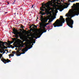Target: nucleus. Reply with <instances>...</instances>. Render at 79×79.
Listing matches in <instances>:
<instances>
[{
	"instance_id": "nucleus-8",
	"label": "nucleus",
	"mask_w": 79,
	"mask_h": 79,
	"mask_svg": "<svg viewBox=\"0 0 79 79\" xmlns=\"http://www.w3.org/2000/svg\"><path fill=\"white\" fill-rule=\"evenodd\" d=\"M58 8L60 11H63V10H64V8H63V5L59 6Z\"/></svg>"
},
{
	"instance_id": "nucleus-12",
	"label": "nucleus",
	"mask_w": 79,
	"mask_h": 79,
	"mask_svg": "<svg viewBox=\"0 0 79 79\" xmlns=\"http://www.w3.org/2000/svg\"><path fill=\"white\" fill-rule=\"evenodd\" d=\"M33 26H35V25H34V24H32L31 25H30V27L29 28L31 29L30 30L31 31H33V29H32V27Z\"/></svg>"
},
{
	"instance_id": "nucleus-7",
	"label": "nucleus",
	"mask_w": 79,
	"mask_h": 79,
	"mask_svg": "<svg viewBox=\"0 0 79 79\" xmlns=\"http://www.w3.org/2000/svg\"><path fill=\"white\" fill-rule=\"evenodd\" d=\"M1 61L5 64H6V63H9V62H11V61L9 60L8 59H7V60H6V59L3 58L2 59H1Z\"/></svg>"
},
{
	"instance_id": "nucleus-16",
	"label": "nucleus",
	"mask_w": 79,
	"mask_h": 79,
	"mask_svg": "<svg viewBox=\"0 0 79 79\" xmlns=\"http://www.w3.org/2000/svg\"><path fill=\"white\" fill-rule=\"evenodd\" d=\"M13 31L14 32H18V30H16V29L14 28L13 29Z\"/></svg>"
},
{
	"instance_id": "nucleus-21",
	"label": "nucleus",
	"mask_w": 79,
	"mask_h": 79,
	"mask_svg": "<svg viewBox=\"0 0 79 79\" xmlns=\"http://www.w3.org/2000/svg\"><path fill=\"white\" fill-rule=\"evenodd\" d=\"M33 27H32V29H34L35 27V28H37V27L36 26H33Z\"/></svg>"
},
{
	"instance_id": "nucleus-61",
	"label": "nucleus",
	"mask_w": 79,
	"mask_h": 79,
	"mask_svg": "<svg viewBox=\"0 0 79 79\" xmlns=\"http://www.w3.org/2000/svg\"><path fill=\"white\" fill-rule=\"evenodd\" d=\"M72 7H73V6H72Z\"/></svg>"
},
{
	"instance_id": "nucleus-13",
	"label": "nucleus",
	"mask_w": 79,
	"mask_h": 79,
	"mask_svg": "<svg viewBox=\"0 0 79 79\" xmlns=\"http://www.w3.org/2000/svg\"><path fill=\"white\" fill-rule=\"evenodd\" d=\"M1 44H4L5 45H6V44L8 45V43L7 42H3L2 41H1Z\"/></svg>"
},
{
	"instance_id": "nucleus-37",
	"label": "nucleus",
	"mask_w": 79,
	"mask_h": 79,
	"mask_svg": "<svg viewBox=\"0 0 79 79\" xmlns=\"http://www.w3.org/2000/svg\"><path fill=\"white\" fill-rule=\"evenodd\" d=\"M73 6H76V4H73Z\"/></svg>"
},
{
	"instance_id": "nucleus-49",
	"label": "nucleus",
	"mask_w": 79,
	"mask_h": 79,
	"mask_svg": "<svg viewBox=\"0 0 79 79\" xmlns=\"http://www.w3.org/2000/svg\"><path fill=\"white\" fill-rule=\"evenodd\" d=\"M34 44L33 43L32 44V45H33Z\"/></svg>"
},
{
	"instance_id": "nucleus-23",
	"label": "nucleus",
	"mask_w": 79,
	"mask_h": 79,
	"mask_svg": "<svg viewBox=\"0 0 79 79\" xmlns=\"http://www.w3.org/2000/svg\"><path fill=\"white\" fill-rule=\"evenodd\" d=\"M19 35H15V37L17 38V39H18V38H19Z\"/></svg>"
},
{
	"instance_id": "nucleus-5",
	"label": "nucleus",
	"mask_w": 79,
	"mask_h": 79,
	"mask_svg": "<svg viewBox=\"0 0 79 79\" xmlns=\"http://www.w3.org/2000/svg\"><path fill=\"white\" fill-rule=\"evenodd\" d=\"M14 34L15 35H18L19 34V37L20 38V39H22V40H23V39H24V35L22 34L21 33V31L20 32H15L14 33Z\"/></svg>"
},
{
	"instance_id": "nucleus-20",
	"label": "nucleus",
	"mask_w": 79,
	"mask_h": 79,
	"mask_svg": "<svg viewBox=\"0 0 79 79\" xmlns=\"http://www.w3.org/2000/svg\"><path fill=\"white\" fill-rule=\"evenodd\" d=\"M3 12H0V15H5V14H3Z\"/></svg>"
},
{
	"instance_id": "nucleus-22",
	"label": "nucleus",
	"mask_w": 79,
	"mask_h": 79,
	"mask_svg": "<svg viewBox=\"0 0 79 79\" xmlns=\"http://www.w3.org/2000/svg\"><path fill=\"white\" fill-rule=\"evenodd\" d=\"M69 14L67 13L66 14V15L65 16H67V17H68V18H69Z\"/></svg>"
},
{
	"instance_id": "nucleus-31",
	"label": "nucleus",
	"mask_w": 79,
	"mask_h": 79,
	"mask_svg": "<svg viewBox=\"0 0 79 79\" xmlns=\"http://www.w3.org/2000/svg\"><path fill=\"white\" fill-rule=\"evenodd\" d=\"M14 54H16H16H17V52H15V51H14Z\"/></svg>"
},
{
	"instance_id": "nucleus-15",
	"label": "nucleus",
	"mask_w": 79,
	"mask_h": 79,
	"mask_svg": "<svg viewBox=\"0 0 79 79\" xmlns=\"http://www.w3.org/2000/svg\"><path fill=\"white\" fill-rule=\"evenodd\" d=\"M9 58H11L10 56H14V54H10V55H9Z\"/></svg>"
},
{
	"instance_id": "nucleus-48",
	"label": "nucleus",
	"mask_w": 79,
	"mask_h": 79,
	"mask_svg": "<svg viewBox=\"0 0 79 79\" xmlns=\"http://www.w3.org/2000/svg\"><path fill=\"white\" fill-rule=\"evenodd\" d=\"M24 32H26V31L25 30H24Z\"/></svg>"
},
{
	"instance_id": "nucleus-54",
	"label": "nucleus",
	"mask_w": 79,
	"mask_h": 79,
	"mask_svg": "<svg viewBox=\"0 0 79 79\" xmlns=\"http://www.w3.org/2000/svg\"><path fill=\"white\" fill-rule=\"evenodd\" d=\"M76 0L77 1H78V0H75V1H76Z\"/></svg>"
},
{
	"instance_id": "nucleus-25",
	"label": "nucleus",
	"mask_w": 79,
	"mask_h": 79,
	"mask_svg": "<svg viewBox=\"0 0 79 79\" xmlns=\"http://www.w3.org/2000/svg\"><path fill=\"white\" fill-rule=\"evenodd\" d=\"M12 1H13V3H12V4H14L15 2H16V0H12Z\"/></svg>"
},
{
	"instance_id": "nucleus-40",
	"label": "nucleus",
	"mask_w": 79,
	"mask_h": 79,
	"mask_svg": "<svg viewBox=\"0 0 79 79\" xmlns=\"http://www.w3.org/2000/svg\"><path fill=\"white\" fill-rule=\"evenodd\" d=\"M8 2L7 1H6V3H7Z\"/></svg>"
},
{
	"instance_id": "nucleus-6",
	"label": "nucleus",
	"mask_w": 79,
	"mask_h": 79,
	"mask_svg": "<svg viewBox=\"0 0 79 79\" xmlns=\"http://www.w3.org/2000/svg\"><path fill=\"white\" fill-rule=\"evenodd\" d=\"M43 16V15H42L41 14V15H40L41 19H40V20L42 22V23L43 22H44V23H47V21H48V19H44V18L43 17V16Z\"/></svg>"
},
{
	"instance_id": "nucleus-9",
	"label": "nucleus",
	"mask_w": 79,
	"mask_h": 79,
	"mask_svg": "<svg viewBox=\"0 0 79 79\" xmlns=\"http://www.w3.org/2000/svg\"><path fill=\"white\" fill-rule=\"evenodd\" d=\"M56 3L57 5H60L62 3H61V2L60 0H57V2H56Z\"/></svg>"
},
{
	"instance_id": "nucleus-59",
	"label": "nucleus",
	"mask_w": 79,
	"mask_h": 79,
	"mask_svg": "<svg viewBox=\"0 0 79 79\" xmlns=\"http://www.w3.org/2000/svg\"><path fill=\"white\" fill-rule=\"evenodd\" d=\"M48 14H49V13H48Z\"/></svg>"
},
{
	"instance_id": "nucleus-34",
	"label": "nucleus",
	"mask_w": 79,
	"mask_h": 79,
	"mask_svg": "<svg viewBox=\"0 0 79 79\" xmlns=\"http://www.w3.org/2000/svg\"><path fill=\"white\" fill-rule=\"evenodd\" d=\"M51 22H52V21H48V23H51Z\"/></svg>"
},
{
	"instance_id": "nucleus-1",
	"label": "nucleus",
	"mask_w": 79,
	"mask_h": 79,
	"mask_svg": "<svg viewBox=\"0 0 79 79\" xmlns=\"http://www.w3.org/2000/svg\"><path fill=\"white\" fill-rule=\"evenodd\" d=\"M73 14H75V15H71V16L69 15V17H68L65 19L67 25L71 28H73V25L74 23V21L72 19V18L74 17V16H76V15L78 16V15H79V7H78L75 9L74 10V11L73 12Z\"/></svg>"
},
{
	"instance_id": "nucleus-32",
	"label": "nucleus",
	"mask_w": 79,
	"mask_h": 79,
	"mask_svg": "<svg viewBox=\"0 0 79 79\" xmlns=\"http://www.w3.org/2000/svg\"><path fill=\"white\" fill-rule=\"evenodd\" d=\"M45 24H46V26H47V25L49 24V23H46Z\"/></svg>"
},
{
	"instance_id": "nucleus-38",
	"label": "nucleus",
	"mask_w": 79,
	"mask_h": 79,
	"mask_svg": "<svg viewBox=\"0 0 79 79\" xmlns=\"http://www.w3.org/2000/svg\"><path fill=\"white\" fill-rule=\"evenodd\" d=\"M12 53H14V51H12Z\"/></svg>"
},
{
	"instance_id": "nucleus-62",
	"label": "nucleus",
	"mask_w": 79,
	"mask_h": 79,
	"mask_svg": "<svg viewBox=\"0 0 79 79\" xmlns=\"http://www.w3.org/2000/svg\"><path fill=\"white\" fill-rule=\"evenodd\" d=\"M8 48H10V47H9Z\"/></svg>"
},
{
	"instance_id": "nucleus-19",
	"label": "nucleus",
	"mask_w": 79,
	"mask_h": 79,
	"mask_svg": "<svg viewBox=\"0 0 79 79\" xmlns=\"http://www.w3.org/2000/svg\"><path fill=\"white\" fill-rule=\"evenodd\" d=\"M3 49H0V53H3Z\"/></svg>"
},
{
	"instance_id": "nucleus-51",
	"label": "nucleus",
	"mask_w": 79,
	"mask_h": 79,
	"mask_svg": "<svg viewBox=\"0 0 79 79\" xmlns=\"http://www.w3.org/2000/svg\"><path fill=\"white\" fill-rule=\"evenodd\" d=\"M70 5V3H69V4H68V5Z\"/></svg>"
},
{
	"instance_id": "nucleus-29",
	"label": "nucleus",
	"mask_w": 79,
	"mask_h": 79,
	"mask_svg": "<svg viewBox=\"0 0 79 79\" xmlns=\"http://www.w3.org/2000/svg\"><path fill=\"white\" fill-rule=\"evenodd\" d=\"M2 47H4L5 46V44H2Z\"/></svg>"
},
{
	"instance_id": "nucleus-57",
	"label": "nucleus",
	"mask_w": 79,
	"mask_h": 79,
	"mask_svg": "<svg viewBox=\"0 0 79 79\" xmlns=\"http://www.w3.org/2000/svg\"><path fill=\"white\" fill-rule=\"evenodd\" d=\"M55 18H56V17H55L54 18V19Z\"/></svg>"
},
{
	"instance_id": "nucleus-18",
	"label": "nucleus",
	"mask_w": 79,
	"mask_h": 79,
	"mask_svg": "<svg viewBox=\"0 0 79 79\" xmlns=\"http://www.w3.org/2000/svg\"><path fill=\"white\" fill-rule=\"evenodd\" d=\"M2 48V49H3V50H4V49H7V48H7V47H6V46H4V47H3V48Z\"/></svg>"
},
{
	"instance_id": "nucleus-45",
	"label": "nucleus",
	"mask_w": 79,
	"mask_h": 79,
	"mask_svg": "<svg viewBox=\"0 0 79 79\" xmlns=\"http://www.w3.org/2000/svg\"><path fill=\"white\" fill-rule=\"evenodd\" d=\"M20 31H22V30H21V29H20Z\"/></svg>"
},
{
	"instance_id": "nucleus-33",
	"label": "nucleus",
	"mask_w": 79,
	"mask_h": 79,
	"mask_svg": "<svg viewBox=\"0 0 79 79\" xmlns=\"http://www.w3.org/2000/svg\"><path fill=\"white\" fill-rule=\"evenodd\" d=\"M76 4L77 5H79V3H76Z\"/></svg>"
},
{
	"instance_id": "nucleus-58",
	"label": "nucleus",
	"mask_w": 79,
	"mask_h": 79,
	"mask_svg": "<svg viewBox=\"0 0 79 79\" xmlns=\"http://www.w3.org/2000/svg\"><path fill=\"white\" fill-rule=\"evenodd\" d=\"M63 1H64V0H62Z\"/></svg>"
},
{
	"instance_id": "nucleus-28",
	"label": "nucleus",
	"mask_w": 79,
	"mask_h": 79,
	"mask_svg": "<svg viewBox=\"0 0 79 79\" xmlns=\"http://www.w3.org/2000/svg\"><path fill=\"white\" fill-rule=\"evenodd\" d=\"M2 54H0V59H1V58H2Z\"/></svg>"
},
{
	"instance_id": "nucleus-24",
	"label": "nucleus",
	"mask_w": 79,
	"mask_h": 79,
	"mask_svg": "<svg viewBox=\"0 0 79 79\" xmlns=\"http://www.w3.org/2000/svg\"><path fill=\"white\" fill-rule=\"evenodd\" d=\"M24 26L23 25H21V27H20V28H22V29H23L24 28Z\"/></svg>"
},
{
	"instance_id": "nucleus-4",
	"label": "nucleus",
	"mask_w": 79,
	"mask_h": 79,
	"mask_svg": "<svg viewBox=\"0 0 79 79\" xmlns=\"http://www.w3.org/2000/svg\"><path fill=\"white\" fill-rule=\"evenodd\" d=\"M40 27H43L44 30L43 32L42 33H41V34L40 35V33H35L34 34V35L35 37V38L36 39H37V38H39L41 35H42V34L44 33V32H47V30H46L45 29V27H46L47 26V25H46V24L45 25L43 24V23H40Z\"/></svg>"
},
{
	"instance_id": "nucleus-35",
	"label": "nucleus",
	"mask_w": 79,
	"mask_h": 79,
	"mask_svg": "<svg viewBox=\"0 0 79 79\" xmlns=\"http://www.w3.org/2000/svg\"><path fill=\"white\" fill-rule=\"evenodd\" d=\"M7 4H8L7 5H9V4H10V3L9 2H7Z\"/></svg>"
},
{
	"instance_id": "nucleus-41",
	"label": "nucleus",
	"mask_w": 79,
	"mask_h": 79,
	"mask_svg": "<svg viewBox=\"0 0 79 79\" xmlns=\"http://www.w3.org/2000/svg\"><path fill=\"white\" fill-rule=\"evenodd\" d=\"M5 53V52H3V54H2V55H3V53Z\"/></svg>"
},
{
	"instance_id": "nucleus-27",
	"label": "nucleus",
	"mask_w": 79,
	"mask_h": 79,
	"mask_svg": "<svg viewBox=\"0 0 79 79\" xmlns=\"http://www.w3.org/2000/svg\"><path fill=\"white\" fill-rule=\"evenodd\" d=\"M35 8V6H34V5H33L31 7V8Z\"/></svg>"
},
{
	"instance_id": "nucleus-56",
	"label": "nucleus",
	"mask_w": 79,
	"mask_h": 79,
	"mask_svg": "<svg viewBox=\"0 0 79 79\" xmlns=\"http://www.w3.org/2000/svg\"><path fill=\"white\" fill-rule=\"evenodd\" d=\"M13 40H15V39H14Z\"/></svg>"
},
{
	"instance_id": "nucleus-30",
	"label": "nucleus",
	"mask_w": 79,
	"mask_h": 79,
	"mask_svg": "<svg viewBox=\"0 0 79 79\" xmlns=\"http://www.w3.org/2000/svg\"><path fill=\"white\" fill-rule=\"evenodd\" d=\"M57 0H52V1H53V2H56V1L57 2Z\"/></svg>"
},
{
	"instance_id": "nucleus-60",
	"label": "nucleus",
	"mask_w": 79,
	"mask_h": 79,
	"mask_svg": "<svg viewBox=\"0 0 79 79\" xmlns=\"http://www.w3.org/2000/svg\"><path fill=\"white\" fill-rule=\"evenodd\" d=\"M52 26H51V27H52Z\"/></svg>"
},
{
	"instance_id": "nucleus-43",
	"label": "nucleus",
	"mask_w": 79,
	"mask_h": 79,
	"mask_svg": "<svg viewBox=\"0 0 79 79\" xmlns=\"http://www.w3.org/2000/svg\"><path fill=\"white\" fill-rule=\"evenodd\" d=\"M6 14V13H8V12H5Z\"/></svg>"
},
{
	"instance_id": "nucleus-26",
	"label": "nucleus",
	"mask_w": 79,
	"mask_h": 79,
	"mask_svg": "<svg viewBox=\"0 0 79 79\" xmlns=\"http://www.w3.org/2000/svg\"><path fill=\"white\" fill-rule=\"evenodd\" d=\"M21 55V54H18L17 53L16 54V55L17 56H20Z\"/></svg>"
},
{
	"instance_id": "nucleus-63",
	"label": "nucleus",
	"mask_w": 79,
	"mask_h": 79,
	"mask_svg": "<svg viewBox=\"0 0 79 79\" xmlns=\"http://www.w3.org/2000/svg\"><path fill=\"white\" fill-rule=\"evenodd\" d=\"M38 17H37V19H38Z\"/></svg>"
},
{
	"instance_id": "nucleus-44",
	"label": "nucleus",
	"mask_w": 79,
	"mask_h": 79,
	"mask_svg": "<svg viewBox=\"0 0 79 79\" xmlns=\"http://www.w3.org/2000/svg\"><path fill=\"white\" fill-rule=\"evenodd\" d=\"M12 33H13L14 34V33H15V32H14L13 31V32H12Z\"/></svg>"
},
{
	"instance_id": "nucleus-50",
	"label": "nucleus",
	"mask_w": 79,
	"mask_h": 79,
	"mask_svg": "<svg viewBox=\"0 0 79 79\" xmlns=\"http://www.w3.org/2000/svg\"><path fill=\"white\" fill-rule=\"evenodd\" d=\"M5 51H7V50L5 49Z\"/></svg>"
},
{
	"instance_id": "nucleus-2",
	"label": "nucleus",
	"mask_w": 79,
	"mask_h": 79,
	"mask_svg": "<svg viewBox=\"0 0 79 79\" xmlns=\"http://www.w3.org/2000/svg\"><path fill=\"white\" fill-rule=\"evenodd\" d=\"M65 19L63 18V16H60V18L57 19L56 22L53 24L54 27H60L63 26V24L65 22Z\"/></svg>"
},
{
	"instance_id": "nucleus-64",
	"label": "nucleus",
	"mask_w": 79,
	"mask_h": 79,
	"mask_svg": "<svg viewBox=\"0 0 79 79\" xmlns=\"http://www.w3.org/2000/svg\"><path fill=\"white\" fill-rule=\"evenodd\" d=\"M16 50V49H15Z\"/></svg>"
},
{
	"instance_id": "nucleus-14",
	"label": "nucleus",
	"mask_w": 79,
	"mask_h": 79,
	"mask_svg": "<svg viewBox=\"0 0 79 79\" xmlns=\"http://www.w3.org/2000/svg\"><path fill=\"white\" fill-rule=\"evenodd\" d=\"M1 42H2L1 41H0V49H1V48H3V47L2 46V44H1Z\"/></svg>"
},
{
	"instance_id": "nucleus-39",
	"label": "nucleus",
	"mask_w": 79,
	"mask_h": 79,
	"mask_svg": "<svg viewBox=\"0 0 79 79\" xmlns=\"http://www.w3.org/2000/svg\"><path fill=\"white\" fill-rule=\"evenodd\" d=\"M61 2H63V3L64 2L63 1V0H61Z\"/></svg>"
},
{
	"instance_id": "nucleus-55",
	"label": "nucleus",
	"mask_w": 79,
	"mask_h": 79,
	"mask_svg": "<svg viewBox=\"0 0 79 79\" xmlns=\"http://www.w3.org/2000/svg\"><path fill=\"white\" fill-rule=\"evenodd\" d=\"M16 14V13H14V15H15Z\"/></svg>"
},
{
	"instance_id": "nucleus-42",
	"label": "nucleus",
	"mask_w": 79,
	"mask_h": 79,
	"mask_svg": "<svg viewBox=\"0 0 79 79\" xmlns=\"http://www.w3.org/2000/svg\"><path fill=\"white\" fill-rule=\"evenodd\" d=\"M24 53H25V52L22 53V54H24Z\"/></svg>"
},
{
	"instance_id": "nucleus-10",
	"label": "nucleus",
	"mask_w": 79,
	"mask_h": 79,
	"mask_svg": "<svg viewBox=\"0 0 79 79\" xmlns=\"http://www.w3.org/2000/svg\"><path fill=\"white\" fill-rule=\"evenodd\" d=\"M7 42L8 43L7 44V45H9V46H11V45H10V44L13 43V42L12 41H11V42H10V41L8 40Z\"/></svg>"
},
{
	"instance_id": "nucleus-11",
	"label": "nucleus",
	"mask_w": 79,
	"mask_h": 79,
	"mask_svg": "<svg viewBox=\"0 0 79 79\" xmlns=\"http://www.w3.org/2000/svg\"><path fill=\"white\" fill-rule=\"evenodd\" d=\"M30 48H29V47H27L26 48V49H25V52H27V50H28V49H30V48H32V46L31 45V46H30Z\"/></svg>"
},
{
	"instance_id": "nucleus-52",
	"label": "nucleus",
	"mask_w": 79,
	"mask_h": 79,
	"mask_svg": "<svg viewBox=\"0 0 79 79\" xmlns=\"http://www.w3.org/2000/svg\"><path fill=\"white\" fill-rule=\"evenodd\" d=\"M14 37H15L16 36V35H14Z\"/></svg>"
},
{
	"instance_id": "nucleus-47",
	"label": "nucleus",
	"mask_w": 79,
	"mask_h": 79,
	"mask_svg": "<svg viewBox=\"0 0 79 79\" xmlns=\"http://www.w3.org/2000/svg\"><path fill=\"white\" fill-rule=\"evenodd\" d=\"M35 41L34 42H33V43L35 44Z\"/></svg>"
},
{
	"instance_id": "nucleus-46",
	"label": "nucleus",
	"mask_w": 79,
	"mask_h": 79,
	"mask_svg": "<svg viewBox=\"0 0 79 79\" xmlns=\"http://www.w3.org/2000/svg\"><path fill=\"white\" fill-rule=\"evenodd\" d=\"M64 4H65V5H67V3H65Z\"/></svg>"
},
{
	"instance_id": "nucleus-53",
	"label": "nucleus",
	"mask_w": 79,
	"mask_h": 79,
	"mask_svg": "<svg viewBox=\"0 0 79 79\" xmlns=\"http://www.w3.org/2000/svg\"><path fill=\"white\" fill-rule=\"evenodd\" d=\"M16 52H18V51H17Z\"/></svg>"
},
{
	"instance_id": "nucleus-3",
	"label": "nucleus",
	"mask_w": 79,
	"mask_h": 79,
	"mask_svg": "<svg viewBox=\"0 0 79 79\" xmlns=\"http://www.w3.org/2000/svg\"><path fill=\"white\" fill-rule=\"evenodd\" d=\"M46 8H50V7L47 6V4L45 3L44 2H43V4L42 3L41 7L40 8V10L41 11H40V14H41V15H45L46 14V13L43 12L44 11H45V13L47 11V9L46 8Z\"/></svg>"
},
{
	"instance_id": "nucleus-36",
	"label": "nucleus",
	"mask_w": 79,
	"mask_h": 79,
	"mask_svg": "<svg viewBox=\"0 0 79 79\" xmlns=\"http://www.w3.org/2000/svg\"><path fill=\"white\" fill-rule=\"evenodd\" d=\"M24 38H23V40H23V42H24V41H25V40H24Z\"/></svg>"
},
{
	"instance_id": "nucleus-17",
	"label": "nucleus",
	"mask_w": 79,
	"mask_h": 79,
	"mask_svg": "<svg viewBox=\"0 0 79 79\" xmlns=\"http://www.w3.org/2000/svg\"><path fill=\"white\" fill-rule=\"evenodd\" d=\"M68 1L69 2H71L72 3L73 2H74L76 1V0H74L73 1H71V0H69Z\"/></svg>"
}]
</instances>
